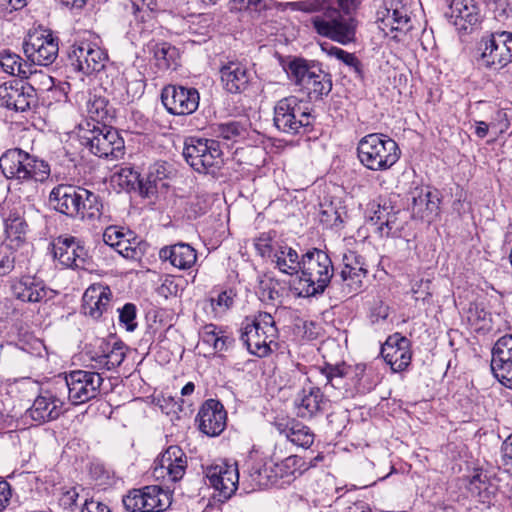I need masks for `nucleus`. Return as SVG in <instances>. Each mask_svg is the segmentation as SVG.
Masks as SVG:
<instances>
[{
	"label": "nucleus",
	"mask_w": 512,
	"mask_h": 512,
	"mask_svg": "<svg viewBox=\"0 0 512 512\" xmlns=\"http://www.w3.org/2000/svg\"><path fill=\"white\" fill-rule=\"evenodd\" d=\"M331 0H301L294 2H281L276 8L282 12L286 10L300 11L312 14L325 10L323 16H315L312 19L315 31L340 44H348L355 39L356 23L352 17L341 15L336 8H331Z\"/></svg>",
	"instance_id": "nucleus-1"
},
{
	"label": "nucleus",
	"mask_w": 512,
	"mask_h": 512,
	"mask_svg": "<svg viewBox=\"0 0 512 512\" xmlns=\"http://www.w3.org/2000/svg\"><path fill=\"white\" fill-rule=\"evenodd\" d=\"M48 200L55 211L72 219L95 221L103 214L100 196L80 186L58 184L51 190Z\"/></svg>",
	"instance_id": "nucleus-2"
},
{
	"label": "nucleus",
	"mask_w": 512,
	"mask_h": 512,
	"mask_svg": "<svg viewBox=\"0 0 512 512\" xmlns=\"http://www.w3.org/2000/svg\"><path fill=\"white\" fill-rule=\"evenodd\" d=\"M297 290L301 297L322 295L334 276V266L327 252L311 248L301 256Z\"/></svg>",
	"instance_id": "nucleus-3"
},
{
	"label": "nucleus",
	"mask_w": 512,
	"mask_h": 512,
	"mask_svg": "<svg viewBox=\"0 0 512 512\" xmlns=\"http://www.w3.org/2000/svg\"><path fill=\"white\" fill-rule=\"evenodd\" d=\"M79 137L81 143L95 156L118 160L124 155L123 138L115 128L105 123L79 124Z\"/></svg>",
	"instance_id": "nucleus-4"
},
{
	"label": "nucleus",
	"mask_w": 512,
	"mask_h": 512,
	"mask_svg": "<svg viewBox=\"0 0 512 512\" xmlns=\"http://www.w3.org/2000/svg\"><path fill=\"white\" fill-rule=\"evenodd\" d=\"M357 153L360 162L372 171L390 169L401 155L396 141L381 133L364 136L358 143Z\"/></svg>",
	"instance_id": "nucleus-5"
},
{
	"label": "nucleus",
	"mask_w": 512,
	"mask_h": 512,
	"mask_svg": "<svg viewBox=\"0 0 512 512\" xmlns=\"http://www.w3.org/2000/svg\"><path fill=\"white\" fill-rule=\"evenodd\" d=\"M477 64L486 70L500 71L512 63V32L485 31L477 42Z\"/></svg>",
	"instance_id": "nucleus-6"
},
{
	"label": "nucleus",
	"mask_w": 512,
	"mask_h": 512,
	"mask_svg": "<svg viewBox=\"0 0 512 512\" xmlns=\"http://www.w3.org/2000/svg\"><path fill=\"white\" fill-rule=\"evenodd\" d=\"M278 337L275 320L270 313L259 312L245 318L240 328V340L249 353L257 357H266L272 351L271 344Z\"/></svg>",
	"instance_id": "nucleus-7"
},
{
	"label": "nucleus",
	"mask_w": 512,
	"mask_h": 512,
	"mask_svg": "<svg viewBox=\"0 0 512 512\" xmlns=\"http://www.w3.org/2000/svg\"><path fill=\"white\" fill-rule=\"evenodd\" d=\"M288 75L311 101L322 99L332 90L331 75L314 62L294 59L289 63Z\"/></svg>",
	"instance_id": "nucleus-8"
},
{
	"label": "nucleus",
	"mask_w": 512,
	"mask_h": 512,
	"mask_svg": "<svg viewBox=\"0 0 512 512\" xmlns=\"http://www.w3.org/2000/svg\"><path fill=\"white\" fill-rule=\"evenodd\" d=\"M0 168L8 179L43 181L50 174L49 165L22 149L7 150L0 157Z\"/></svg>",
	"instance_id": "nucleus-9"
},
{
	"label": "nucleus",
	"mask_w": 512,
	"mask_h": 512,
	"mask_svg": "<svg viewBox=\"0 0 512 512\" xmlns=\"http://www.w3.org/2000/svg\"><path fill=\"white\" fill-rule=\"evenodd\" d=\"M183 156L198 173L215 175L223 165V152L218 141L201 137L185 139Z\"/></svg>",
	"instance_id": "nucleus-10"
},
{
	"label": "nucleus",
	"mask_w": 512,
	"mask_h": 512,
	"mask_svg": "<svg viewBox=\"0 0 512 512\" xmlns=\"http://www.w3.org/2000/svg\"><path fill=\"white\" fill-rule=\"evenodd\" d=\"M314 117L307 102L296 96L280 99L274 106L273 122L275 127L283 133L296 135L307 131L311 127Z\"/></svg>",
	"instance_id": "nucleus-11"
},
{
	"label": "nucleus",
	"mask_w": 512,
	"mask_h": 512,
	"mask_svg": "<svg viewBox=\"0 0 512 512\" xmlns=\"http://www.w3.org/2000/svg\"><path fill=\"white\" fill-rule=\"evenodd\" d=\"M320 372L325 377L326 385L334 389L348 391L354 388L359 393H365L375 386L371 375L366 371V365L362 363L356 365L326 363L320 368Z\"/></svg>",
	"instance_id": "nucleus-12"
},
{
	"label": "nucleus",
	"mask_w": 512,
	"mask_h": 512,
	"mask_svg": "<svg viewBox=\"0 0 512 512\" xmlns=\"http://www.w3.org/2000/svg\"><path fill=\"white\" fill-rule=\"evenodd\" d=\"M23 51L33 64L49 66L58 56L59 39L51 30L36 29L25 38Z\"/></svg>",
	"instance_id": "nucleus-13"
},
{
	"label": "nucleus",
	"mask_w": 512,
	"mask_h": 512,
	"mask_svg": "<svg viewBox=\"0 0 512 512\" xmlns=\"http://www.w3.org/2000/svg\"><path fill=\"white\" fill-rule=\"evenodd\" d=\"M65 382L71 404L81 405L100 395L104 379L96 371L73 370L66 374Z\"/></svg>",
	"instance_id": "nucleus-14"
},
{
	"label": "nucleus",
	"mask_w": 512,
	"mask_h": 512,
	"mask_svg": "<svg viewBox=\"0 0 512 512\" xmlns=\"http://www.w3.org/2000/svg\"><path fill=\"white\" fill-rule=\"evenodd\" d=\"M122 502L128 512H162L171 504L169 494L157 485L132 489Z\"/></svg>",
	"instance_id": "nucleus-15"
},
{
	"label": "nucleus",
	"mask_w": 512,
	"mask_h": 512,
	"mask_svg": "<svg viewBox=\"0 0 512 512\" xmlns=\"http://www.w3.org/2000/svg\"><path fill=\"white\" fill-rule=\"evenodd\" d=\"M68 60L75 71L89 75L104 68L107 54L96 44L81 41L71 46Z\"/></svg>",
	"instance_id": "nucleus-16"
},
{
	"label": "nucleus",
	"mask_w": 512,
	"mask_h": 512,
	"mask_svg": "<svg viewBox=\"0 0 512 512\" xmlns=\"http://www.w3.org/2000/svg\"><path fill=\"white\" fill-rule=\"evenodd\" d=\"M199 92L192 87L166 85L161 92V101L168 113L172 115H190L199 106Z\"/></svg>",
	"instance_id": "nucleus-17"
},
{
	"label": "nucleus",
	"mask_w": 512,
	"mask_h": 512,
	"mask_svg": "<svg viewBox=\"0 0 512 512\" xmlns=\"http://www.w3.org/2000/svg\"><path fill=\"white\" fill-rule=\"evenodd\" d=\"M53 258L72 269H87L88 251L82 242L72 236H59L51 243Z\"/></svg>",
	"instance_id": "nucleus-18"
},
{
	"label": "nucleus",
	"mask_w": 512,
	"mask_h": 512,
	"mask_svg": "<svg viewBox=\"0 0 512 512\" xmlns=\"http://www.w3.org/2000/svg\"><path fill=\"white\" fill-rule=\"evenodd\" d=\"M204 474L209 485L218 492L219 501L230 499L238 488L239 472L236 464H212L204 469Z\"/></svg>",
	"instance_id": "nucleus-19"
},
{
	"label": "nucleus",
	"mask_w": 512,
	"mask_h": 512,
	"mask_svg": "<svg viewBox=\"0 0 512 512\" xmlns=\"http://www.w3.org/2000/svg\"><path fill=\"white\" fill-rule=\"evenodd\" d=\"M36 105L37 94L31 85L17 80L0 85V106L16 112H25Z\"/></svg>",
	"instance_id": "nucleus-20"
},
{
	"label": "nucleus",
	"mask_w": 512,
	"mask_h": 512,
	"mask_svg": "<svg viewBox=\"0 0 512 512\" xmlns=\"http://www.w3.org/2000/svg\"><path fill=\"white\" fill-rule=\"evenodd\" d=\"M186 469L187 455L179 446L173 445L157 459L153 475L166 483H176L184 477Z\"/></svg>",
	"instance_id": "nucleus-21"
},
{
	"label": "nucleus",
	"mask_w": 512,
	"mask_h": 512,
	"mask_svg": "<svg viewBox=\"0 0 512 512\" xmlns=\"http://www.w3.org/2000/svg\"><path fill=\"white\" fill-rule=\"evenodd\" d=\"M91 366L97 370H111L118 367L125 359V345L120 341L110 342L104 338L97 339L87 351Z\"/></svg>",
	"instance_id": "nucleus-22"
},
{
	"label": "nucleus",
	"mask_w": 512,
	"mask_h": 512,
	"mask_svg": "<svg viewBox=\"0 0 512 512\" xmlns=\"http://www.w3.org/2000/svg\"><path fill=\"white\" fill-rule=\"evenodd\" d=\"M103 241L126 259L140 260L143 255L140 240L132 231H125L122 227H107L103 233Z\"/></svg>",
	"instance_id": "nucleus-23"
},
{
	"label": "nucleus",
	"mask_w": 512,
	"mask_h": 512,
	"mask_svg": "<svg viewBox=\"0 0 512 512\" xmlns=\"http://www.w3.org/2000/svg\"><path fill=\"white\" fill-rule=\"evenodd\" d=\"M329 406V399L319 387H303L294 400L297 417L310 420L321 416Z\"/></svg>",
	"instance_id": "nucleus-24"
},
{
	"label": "nucleus",
	"mask_w": 512,
	"mask_h": 512,
	"mask_svg": "<svg viewBox=\"0 0 512 512\" xmlns=\"http://www.w3.org/2000/svg\"><path fill=\"white\" fill-rule=\"evenodd\" d=\"M491 370L504 386L512 389V335H504L494 344Z\"/></svg>",
	"instance_id": "nucleus-25"
},
{
	"label": "nucleus",
	"mask_w": 512,
	"mask_h": 512,
	"mask_svg": "<svg viewBox=\"0 0 512 512\" xmlns=\"http://www.w3.org/2000/svg\"><path fill=\"white\" fill-rule=\"evenodd\" d=\"M410 340L399 333L390 335L381 347V355L393 372L404 371L411 363Z\"/></svg>",
	"instance_id": "nucleus-26"
},
{
	"label": "nucleus",
	"mask_w": 512,
	"mask_h": 512,
	"mask_svg": "<svg viewBox=\"0 0 512 512\" xmlns=\"http://www.w3.org/2000/svg\"><path fill=\"white\" fill-rule=\"evenodd\" d=\"M449 22L459 31H471L481 20V10L475 0H452L446 13Z\"/></svg>",
	"instance_id": "nucleus-27"
},
{
	"label": "nucleus",
	"mask_w": 512,
	"mask_h": 512,
	"mask_svg": "<svg viewBox=\"0 0 512 512\" xmlns=\"http://www.w3.org/2000/svg\"><path fill=\"white\" fill-rule=\"evenodd\" d=\"M226 418L223 405L215 399L205 401L197 415L200 431L212 437L218 436L225 429Z\"/></svg>",
	"instance_id": "nucleus-28"
},
{
	"label": "nucleus",
	"mask_w": 512,
	"mask_h": 512,
	"mask_svg": "<svg viewBox=\"0 0 512 512\" xmlns=\"http://www.w3.org/2000/svg\"><path fill=\"white\" fill-rule=\"evenodd\" d=\"M273 426L294 445L307 449L314 443L313 431L295 418L278 416L274 419Z\"/></svg>",
	"instance_id": "nucleus-29"
},
{
	"label": "nucleus",
	"mask_w": 512,
	"mask_h": 512,
	"mask_svg": "<svg viewBox=\"0 0 512 512\" xmlns=\"http://www.w3.org/2000/svg\"><path fill=\"white\" fill-rule=\"evenodd\" d=\"M377 16L380 28L385 33L387 30L406 33L411 29L408 8L400 1H391L389 6L378 11Z\"/></svg>",
	"instance_id": "nucleus-30"
},
{
	"label": "nucleus",
	"mask_w": 512,
	"mask_h": 512,
	"mask_svg": "<svg viewBox=\"0 0 512 512\" xmlns=\"http://www.w3.org/2000/svg\"><path fill=\"white\" fill-rule=\"evenodd\" d=\"M112 292L108 286L93 284L89 286L82 297V311L86 316L99 319L111 303Z\"/></svg>",
	"instance_id": "nucleus-31"
},
{
	"label": "nucleus",
	"mask_w": 512,
	"mask_h": 512,
	"mask_svg": "<svg viewBox=\"0 0 512 512\" xmlns=\"http://www.w3.org/2000/svg\"><path fill=\"white\" fill-rule=\"evenodd\" d=\"M63 406L64 402L59 397L45 390L36 397L27 412L34 421L43 423L57 419L64 411Z\"/></svg>",
	"instance_id": "nucleus-32"
},
{
	"label": "nucleus",
	"mask_w": 512,
	"mask_h": 512,
	"mask_svg": "<svg viewBox=\"0 0 512 512\" xmlns=\"http://www.w3.org/2000/svg\"><path fill=\"white\" fill-rule=\"evenodd\" d=\"M220 77L224 89L236 94L247 89L251 74L245 64L230 61L220 68Z\"/></svg>",
	"instance_id": "nucleus-33"
},
{
	"label": "nucleus",
	"mask_w": 512,
	"mask_h": 512,
	"mask_svg": "<svg viewBox=\"0 0 512 512\" xmlns=\"http://www.w3.org/2000/svg\"><path fill=\"white\" fill-rule=\"evenodd\" d=\"M10 289L16 299L30 303L41 301L47 294L44 282L30 275L12 280Z\"/></svg>",
	"instance_id": "nucleus-34"
},
{
	"label": "nucleus",
	"mask_w": 512,
	"mask_h": 512,
	"mask_svg": "<svg viewBox=\"0 0 512 512\" xmlns=\"http://www.w3.org/2000/svg\"><path fill=\"white\" fill-rule=\"evenodd\" d=\"M159 258L162 261H169L172 266L178 269L187 270L195 264L197 252L187 243H177L161 248Z\"/></svg>",
	"instance_id": "nucleus-35"
},
{
	"label": "nucleus",
	"mask_w": 512,
	"mask_h": 512,
	"mask_svg": "<svg viewBox=\"0 0 512 512\" xmlns=\"http://www.w3.org/2000/svg\"><path fill=\"white\" fill-rule=\"evenodd\" d=\"M146 48L153 54L156 66L160 70L175 69L179 58L178 49L168 42H156L154 40L147 43Z\"/></svg>",
	"instance_id": "nucleus-36"
},
{
	"label": "nucleus",
	"mask_w": 512,
	"mask_h": 512,
	"mask_svg": "<svg viewBox=\"0 0 512 512\" xmlns=\"http://www.w3.org/2000/svg\"><path fill=\"white\" fill-rule=\"evenodd\" d=\"M248 479L253 488L265 489L276 486V476L273 474L271 463L255 460L248 464Z\"/></svg>",
	"instance_id": "nucleus-37"
},
{
	"label": "nucleus",
	"mask_w": 512,
	"mask_h": 512,
	"mask_svg": "<svg viewBox=\"0 0 512 512\" xmlns=\"http://www.w3.org/2000/svg\"><path fill=\"white\" fill-rule=\"evenodd\" d=\"M201 337L203 342L211 345L216 352L226 351L235 341L226 329L214 324L205 325L202 329Z\"/></svg>",
	"instance_id": "nucleus-38"
},
{
	"label": "nucleus",
	"mask_w": 512,
	"mask_h": 512,
	"mask_svg": "<svg viewBox=\"0 0 512 512\" xmlns=\"http://www.w3.org/2000/svg\"><path fill=\"white\" fill-rule=\"evenodd\" d=\"M273 262L280 272L287 275L299 274L301 258L291 247L280 246L273 254Z\"/></svg>",
	"instance_id": "nucleus-39"
},
{
	"label": "nucleus",
	"mask_w": 512,
	"mask_h": 512,
	"mask_svg": "<svg viewBox=\"0 0 512 512\" xmlns=\"http://www.w3.org/2000/svg\"><path fill=\"white\" fill-rule=\"evenodd\" d=\"M368 270L351 271L341 270L335 275L334 283L340 285L345 295H355L363 288L364 279L367 277Z\"/></svg>",
	"instance_id": "nucleus-40"
},
{
	"label": "nucleus",
	"mask_w": 512,
	"mask_h": 512,
	"mask_svg": "<svg viewBox=\"0 0 512 512\" xmlns=\"http://www.w3.org/2000/svg\"><path fill=\"white\" fill-rule=\"evenodd\" d=\"M0 66L4 72L21 79L28 78L31 74L30 66L16 53L10 50L0 51Z\"/></svg>",
	"instance_id": "nucleus-41"
},
{
	"label": "nucleus",
	"mask_w": 512,
	"mask_h": 512,
	"mask_svg": "<svg viewBox=\"0 0 512 512\" xmlns=\"http://www.w3.org/2000/svg\"><path fill=\"white\" fill-rule=\"evenodd\" d=\"M5 233L10 245L19 246L25 241L27 232V223L24 218L17 212H11L4 218Z\"/></svg>",
	"instance_id": "nucleus-42"
},
{
	"label": "nucleus",
	"mask_w": 512,
	"mask_h": 512,
	"mask_svg": "<svg viewBox=\"0 0 512 512\" xmlns=\"http://www.w3.org/2000/svg\"><path fill=\"white\" fill-rule=\"evenodd\" d=\"M303 460L297 455H291L279 463H271L273 474L276 476V486L289 483L290 478L300 470Z\"/></svg>",
	"instance_id": "nucleus-43"
},
{
	"label": "nucleus",
	"mask_w": 512,
	"mask_h": 512,
	"mask_svg": "<svg viewBox=\"0 0 512 512\" xmlns=\"http://www.w3.org/2000/svg\"><path fill=\"white\" fill-rule=\"evenodd\" d=\"M87 113L90 120L85 122L105 123L113 118L108 100L105 97L93 95L87 101Z\"/></svg>",
	"instance_id": "nucleus-44"
},
{
	"label": "nucleus",
	"mask_w": 512,
	"mask_h": 512,
	"mask_svg": "<svg viewBox=\"0 0 512 512\" xmlns=\"http://www.w3.org/2000/svg\"><path fill=\"white\" fill-rule=\"evenodd\" d=\"M488 483V477L483 472L475 473L469 481L468 490L477 496L482 503H489L493 491Z\"/></svg>",
	"instance_id": "nucleus-45"
},
{
	"label": "nucleus",
	"mask_w": 512,
	"mask_h": 512,
	"mask_svg": "<svg viewBox=\"0 0 512 512\" xmlns=\"http://www.w3.org/2000/svg\"><path fill=\"white\" fill-rule=\"evenodd\" d=\"M412 205L413 209L418 208V212H421L424 207L425 210L433 213L439 208V199L429 190L416 188L412 192Z\"/></svg>",
	"instance_id": "nucleus-46"
},
{
	"label": "nucleus",
	"mask_w": 512,
	"mask_h": 512,
	"mask_svg": "<svg viewBox=\"0 0 512 512\" xmlns=\"http://www.w3.org/2000/svg\"><path fill=\"white\" fill-rule=\"evenodd\" d=\"M321 47L327 55L342 61L347 66L351 67L359 77H363L362 64L353 53H349L339 47L331 45L325 46L322 44Z\"/></svg>",
	"instance_id": "nucleus-47"
},
{
	"label": "nucleus",
	"mask_w": 512,
	"mask_h": 512,
	"mask_svg": "<svg viewBox=\"0 0 512 512\" xmlns=\"http://www.w3.org/2000/svg\"><path fill=\"white\" fill-rule=\"evenodd\" d=\"M341 270H354L359 272L368 269L364 258L361 255H358L354 251H349L343 255Z\"/></svg>",
	"instance_id": "nucleus-48"
},
{
	"label": "nucleus",
	"mask_w": 512,
	"mask_h": 512,
	"mask_svg": "<svg viewBox=\"0 0 512 512\" xmlns=\"http://www.w3.org/2000/svg\"><path fill=\"white\" fill-rule=\"evenodd\" d=\"M235 293L232 289L220 292L217 298H211L210 303L215 311L226 312L234 303Z\"/></svg>",
	"instance_id": "nucleus-49"
},
{
	"label": "nucleus",
	"mask_w": 512,
	"mask_h": 512,
	"mask_svg": "<svg viewBox=\"0 0 512 512\" xmlns=\"http://www.w3.org/2000/svg\"><path fill=\"white\" fill-rule=\"evenodd\" d=\"M119 311V320L125 325L127 331H134L137 327L136 306L132 303H126Z\"/></svg>",
	"instance_id": "nucleus-50"
},
{
	"label": "nucleus",
	"mask_w": 512,
	"mask_h": 512,
	"mask_svg": "<svg viewBox=\"0 0 512 512\" xmlns=\"http://www.w3.org/2000/svg\"><path fill=\"white\" fill-rule=\"evenodd\" d=\"M162 180V176H155L154 171H149L146 179H139L136 187L139 188L140 193L148 197L157 191L158 181Z\"/></svg>",
	"instance_id": "nucleus-51"
},
{
	"label": "nucleus",
	"mask_w": 512,
	"mask_h": 512,
	"mask_svg": "<svg viewBox=\"0 0 512 512\" xmlns=\"http://www.w3.org/2000/svg\"><path fill=\"white\" fill-rule=\"evenodd\" d=\"M162 180V176H155L154 171H149L146 179H139L136 187L139 188L140 193L148 197L157 191L158 181Z\"/></svg>",
	"instance_id": "nucleus-52"
},
{
	"label": "nucleus",
	"mask_w": 512,
	"mask_h": 512,
	"mask_svg": "<svg viewBox=\"0 0 512 512\" xmlns=\"http://www.w3.org/2000/svg\"><path fill=\"white\" fill-rule=\"evenodd\" d=\"M243 127L240 123L231 121L227 123L219 124L217 127V133L224 139L231 140L242 134Z\"/></svg>",
	"instance_id": "nucleus-53"
},
{
	"label": "nucleus",
	"mask_w": 512,
	"mask_h": 512,
	"mask_svg": "<svg viewBox=\"0 0 512 512\" xmlns=\"http://www.w3.org/2000/svg\"><path fill=\"white\" fill-rule=\"evenodd\" d=\"M119 184L126 189H135L140 175L132 168H122L118 173Z\"/></svg>",
	"instance_id": "nucleus-54"
},
{
	"label": "nucleus",
	"mask_w": 512,
	"mask_h": 512,
	"mask_svg": "<svg viewBox=\"0 0 512 512\" xmlns=\"http://www.w3.org/2000/svg\"><path fill=\"white\" fill-rule=\"evenodd\" d=\"M78 497L77 487H63L58 499L59 504L65 509H70L76 504Z\"/></svg>",
	"instance_id": "nucleus-55"
},
{
	"label": "nucleus",
	"mask_w": 512,
	"mask_h": 512,
	"mask_svg": "<svg viewBox=\"0 0 512 512\" xmlns=\"http://www.w3.org/2000/svg\"><path fill=\"white\" fill-rule=\"evenodd\" d=\"M255 248L262 257H271L273 252L272 237L269 233H262L255 239Z\"/></svg>",
	"instance_id": "nucleus-56"
},
{
	"label": "nucleus",
	"mask_w": 512,
	"mask_h": 512,
	"mask_svg": "<svg viewBox=\"0 0 512 512\" xmlns=\"http://www.w3.org/2000/svg\"><path fill=\"white\" fill-rule=\"evenodd\" d=\"M430 284L429 279H420L412 285L411 292L415 300L422 299L424 301L432 296Z\"/></svg>",
	"instance_id": "nucleus-57"
},
{
	"label": "nucleus",
	"mask_w": 512,
	"mask_h": 512,
	"mask_svg": "<svg viewBox=\"0 0 512 512\" xmlns=\"http://www.w3.org/2000/svg\"><path fill=\"white\" fill-rule=\"evenodd\" d=\"M501 459L504 466L512 467V433L501 445Z\"/></svg>",
	"instance_id": "nucleus-58"
},
{
	"label": "nucleus",
	"mask_w": 512,
	"mask_h": 512,
	"mask_svg": "<svg viewBox=\"0 0 512 512\" xmlns=\"http://www.w3.org/2000/svg\"><path fill=\"white\" fill-rule=\"evenodd\" d=\"M11 498V489L7 481H0V512H2L9 504Z\"/></svg>",
	"instance_id": "nucleus-59"
},
{
	"label": "nucleus",
	"mask_w": 512,
	"mask_h": 512,
	"mask_svg": "<svg viewBox=\"0 0 512 512\" xmlns=\"http://www.w3.org/2000/svg\"><path fill=\"white\" fill-rule=\"evenodd\" d=\"M389 315V307L385 305L382 301H379L375 307L372 309L371 317L372 321L385 320Z\"/></svg>",
	"instance_id": "nucleus-60"
},
{
	"label": "nucleus",
	"mask_w": 512,
	"mask_h": 512,
	"mask_svg": "<svg viewBox=\"0 0 512 512\" xmlns=\"http://www.w3.org/2000/svg\"><path fill=\"white\" fill-rule=\"evenodd\" d=\"M81 512H112L110 508L101 502H96L94 500H86Z\"/></svg>",
	"instance_id": "nucleus-61"
},
{
	"label": "nucleus",
	"mask_w": 512,
	"mask_h": 512,
	"mask_svg": "<svg viewBox=\"0 0 512 512\" xmlns=\"http://www.w3.org/2000/svg\"><path fill=\"white\" fill-rule=\"evenodd\" d=\"M265 0H233L234 4L238 9H250L260 10L264 7Z\"/></svg>",
	"instance_id": "nucleus-62"
},
{
	"label": "nucleus",
	"mask_w": 512,
	"mask_h": 512,
	"mask_svg": "<svg viewBox=\"0 0 512 512\" xmlns=\"http://www.w3.org/2000/svg\"><path fill=\"white\" fill-rule=\"evenodd\" d=\"M338 5L345 14H351L356 11L362 3V0H337Z\"/></svg>",
	"instance_id": "nucleus-63"
},
{
	"label": "nucleus",
	"mask_w": 512,
	"mask_h": 512,
	"mask_svg": "<svg viewBox=\"0 0 512 512\" xmlns=\"http://www.w3.org/2000/svg\"><path fill=\"white\" fill-rule=\"evenodd\" d=\"M15 260L9 255L0 259V277L9 274L14 269Z\"/></svg>",
	"instance_id": "nucleus-64"
}]
</instances>
